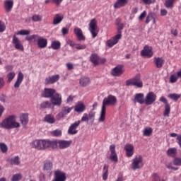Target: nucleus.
<instances>
[{
    "instance_id": "f257e3e1",
    "label": "nucleus",
    "mask_w": 181,
    "mask_h": 181,
    "mask_svg": "<svg viewBox=\"0 0 181 181\" xmlns=\"http://www.w3.org/2000/svg\"><path fill=\"white\" fill-rule=\"evenodd\" d=\"M32 147L39 151L45 149H57V139L35 140L32 143Z\"/></svg>"
},
{
    "instance_id": "f03ea898",
    "label": "nucleus",
    "mask_w": 181,
    "mask_h": 181,
    "mask_svg": "<svg viewBox=\"0 0 181 181\" xmlns=\"http://www.w3.org/2000/svg\"><path fill=\"white\" fill-rule=\"evenodd\" d=\"M2 128L4 129L21 128V123L16 121V116L12 115L2 120Z\"/></svg>"
},
{
    "instance_id": "7ed1b4c3",
    "label": "nucleus",
    "mask_w": 181,
    "mask_h": 181,
    "mask_svg": "<svg viewBox=\"0 0 181 181\" xmlns=\"http://www.w3.org/2000/svg\"><path fill=\"white\" fill-rule=\"evenodd\" d=\"M115 104H117V98L112 95H109L103 99L100 114H105L107 107L108 105H115Z\"/></svg>"
},
{
    "instance_id": "20e7f679",
    "label": "nucleus",
    "mask_w": 181,
    "mask_h": 181,
    "mask_svg": "<svg viewBox=\"0 0 181 181\" xmlns=\"http://www.w3.org/2000/svg\"><path fill=\"white\" fill-rule=\"evenodd\" d=\"M126 86H134L138 88H142L144 87V83L141 81V76L137 75L134 78L126 81Z\"/></svg>"
},
{
    "instance_id": "39448f33",
    "label": "nucleus",
    "mask_w": 181,
    "mask_h": 181,
    "mask_svg": "<svg viewBox=\"0 0 181 181\" xmlns=\"http://www.w3.org/2000/svg\"><path fill=\"white\" fill-rule=\"evenodd\" d=\"M142 168H144V158H142V156H136L132 159V169L136 170L142 169Z\"/></svg>"
},
{
    "instance_id": "423d86ee",
    "label": "nucleus",
    "mask_w": 181,
    "mask_h": 181,
    "mask_svg": "<svg viewBox=\"0 0 181 181\" xmlns=\"http://www.w3.org/2000/svg\"><path fill=\"white\" fill-rule=\"evenodd\" d=\"M97 20L93 18L90 21L89 23V32H90L92 35L93 39H95L97 37V35H98V32H97Z\"/></svg>"
},
{
    "instance_id": "0eeeda50",
    "label": "nucleus",
    "mask_w": 181,
    "mask_h": 181,
    "mask_svg": "<svg viewBox=\"0 0 181 181\" xmlns=\"http://www.w3.org/2000/svg\"><path fill=\"white\" fill-rule=\"evenodd\" d=\"M141 56L142 57H147L151 59L153 56V51L151 46L146 45L144 46L143 50L141 51Z\"/></svg>"
},
{
    "instance_id": "6e6552de",
    "label": "nucleus",
    "mask_w": 181,
    "mask_h": 181,
    "mask_svg": "<svg viewBox=\"0 0 181 181\" xmlns=\"http://www.w3.org/2000/svg\"><path fill=\"white\" fill-rule=\"evenodd\" d=\"M155 101H156V94L153 92L147 93L144 98V104H146V105H152Z\"/></svg>"
},
{
    "instance_id": "1a4fd4ad",
    "label": "nucleus",
    "mask_w": 181,
    "mask_h": 181,
    "mask_svg": "<svg viewBox=\"0 0 181 181\" xmlns=\"http://www.w3.org/2000/svg\"><path fill=\"white\" fill-rule=\"evenodd\" d=\"M81 123V121L78 120L74 123L71 124L68 129L69 135H76V134H78V130H77V128L80 127Z\"/></svg>"
},
{
    "instance_id": "9d476101",
    "label": "nucleus",
    "mask_w": 181,
    "mask_h": 181,
    "mask_svg": "<svg viewBox=\"0 0 181 181\" xmlns=\"http://www.w3.org/2000/svg\"><path fill=\"white\" fill-rule=\"evenodd\" d=\"M51 104L52 105H62V95L55 92L54 95L50 98Z\"/></svg>"
},
{
    "instance_id": "9b49d317",
    "label": "nucleus",
    "mask_w": 181,
    "mask_h": 181,
    "mask_svg": "<svg viewBox=\"0 0 181 181\" xmlns=\"http://www.w3.org/2000/svg\"><path fill=\"white\" fill-rule=\"evenodd\" d=\"M37 45L39 49H45L47 47V39L43 37L42 36L38 35L37 37Z\"/></svg>"
},
{
    "instance_id": "f8f14e48",
    "label": "nucleus",
    "mask_w": 181,
    "mask_h": 181,
    "mask_svg": "<svg viewBox=\"0 0 181 181\" xmlns=\"http://www.w3.org/2000/svg\"><path fill=\"white\" fill-rule=\"evenodd\" d=\"M56 93V90L53 88H45L42 93V97L45 98H52Z\"/></svg>"
},
{
    "instance_id": "ddd939ff",
    "label": "nucleus",
    "mask_w": 181,
    "mask_h": 181,
    "mask_svg": "<svg viewBox=\"0 0 181 181\" xmlns=\"http://www.w3.org/2000/svg\"><path fill=\"white\" fill-rule=\"evenodd\" d=\"M60 80V75H53L48 76L45 78V84H54V83H57Z\"/></svg>"
},
{
    "instance_id": "4468645a",
    "label": "nucleus",
    "mask_w": 181,
    "mask_h": 181,
    "mask_svg": "<svg viewBox=\"0 0 181 181\" xmlns=\"http://www.w3.org/2000/svg\"><path fill=\"white\" fill-rule=\"evenodd\" d=\"M110 160L113 162H118V156L117 155V151H115V145L112 144L110 146Z\"/></svg>"
},
{
    "instance_id": "2eb2a0df",
    "label": "nucleus",
    "mask_w": 181,
    "mask_h": 181,
    "mask_svg": "<svg viewBox=\"0 0 181 181\" xmlns=\"http://www.w3.org/2000/svg\"><path fill=\"white\" fill-rule=\"evenodd\" d=\"M54 180L56 181H66V173L60 170L54 172Z\"/></svg>"
},
{
    "instance_id": "dca6fc26",
    "label": "nucleus",
    "mask_w": 181,
    "mask_h": 181,
    "mask_svg": "<svg viewBox=\"0 0 181 181\" xmlns=\"http://www.w3.org/2000/svg\"><path fill=\"white\" fill-rule=\"evenodd\" d=\"M12 43L13 45H14V47L17 50H24L23 45L21 43V40H19V38L17 37L16 35H13Z\"/></svg>"
},
{
    "instance_id": "f3484780",
    "label": "nucleus",
    "mask_w": 181,
    "mask_h": 181,
    "mask_svg": "<svg viewBox=\"0 0 181 181\" xmlns=\"http://www.w3.org/2000/svg\"><path fill=\"white\" fill-rule=\"evenodd\" d=\"M71 144V141L57 140V148L59 149H66V148H69Z\"/></svg>"
},
{
    "instance_id": "a211bd4d",
    "label": "nucleus",
    "mask_w": 181,
    "mask_h": 181,
    "mask_svg": "<svg viewBox=\"0 0 181 181\" xmlns=\"http://www.w3.org/2000/svg\"><path fill=\"white\" fill-rule=\"evenodd\" d=\"M135 148L134 147V145L127 144L124 146V151H126V156L127 158H132V156H134V151Z\"/></svg>"
},
{
    "instance_id": "6ab92c4d",
    "label": "nucleus",
    "mask_w": 181,
    "mask_h": 181,
    "mask_svg": "<svg viewBox=\"0 0 181 181\" xmlns=\"http://www.w3.org/2000/svg\"><path fill=\"white\" fill-rule=\"evenodd\" d=\"M74 32L75 35H76V37L78 40L84 42L86 40V37L83 35V30H81V28H75L74 29Z\"/></svg>"
},
{
    "instance_id": "aec40b11",
    "label": "nucleus",
    "mask_w": 181,
    "mask_h": 181,
    "mask_svg": "<svg viewBox=\"0 0 181 181\" xmlns=\"http://www.w3.org/2000/svg\"><path fill=\"white\" fill-rule=\"evenodd\" d=\"M119 39H121V35H116L112 40H107V45L108 47H112V46H115V45L118 43Z\"/></svg>"
},
{
    "instance_id": "412c9836",
    "label": "nucleus",
    "mask_w": 181,
    "mask_h": 181,
    "mask_svg": "<svg viewBox=\"0 0 181 181\" xmlns=\"http://www.w3.org/2000/svg\"><path fill=\"white\" fill-rule=\"evenodd\" d=\"M153 63L157 69H162L165 64V59L162 57H154Z\"/></svg>"
},
{
    "instance_id": "4be33fe9",
    "label": "nucleus",
    "mask_w": 181,
    "mask_h": 181,
    "mask_svg": "<svg viewBox=\"0 0 181 181\" xmlns=\"http://www.w3.org/2000/svg\"><path fill=\"white\" fill-rule=\"evenodd\" d=\"M134 103L139 104H145V96L144 93H137L134 96Z\"/></svg>"
},
{
    "instance_id": "5701e85b",
    "label": "nucleus",
    "mask_w": 181,
    "mask_h": 181,
    "mask_svg": "<svg viewBox=\"0 0 181 181\" xmlns=\"http://www.w3.org/2000/svg\"><path fill=\"white\" fill-rule=\"evenodd\" d=\"M13 8V0H6L4 1V9L6 12L9 13V12H11Z\"/></svg>"
},
{
    "instance_id": "b1692460",
    "label": "nucleus",
    "mask_w": 181,
    "mask_h": 181,
    "mask_svg": "<svg viewBox=\"0 0 181 181\" xmlns=\"http://www.w3.org/2000/svg\"><path fill=\"white\" fill-rule=\"evenodd\" d=\"M20 122L23 128H26V125L29 124V116L28 114H23L20 116Z\"/></svg>"
},
{
    "instance_id": "393cba45",
    "label": "nucleus",
    "mask_w": 181,
    "mask_h": 181,
    "mask_svg": "<svg viewBox=\"0 0 181 181\" xmlns=\"http://www.w3.org/2000/svg\"><path fill=\"white\" fill-rule=\"evenodd\" d=\"M123 73L124 70L122 69V66L121 65L117 66L112 70V75L117 77L121 76V74H122Z\"/></svg>"
},
{
    "instance_id": "a878e982",
    "label": "nucleus",
    "mask_w": 181,
    "mask_h": 181,
    "mask_svg": "<svg viewBox=\"0 0 181 181\" xmlns=\"http://www.w3.org/2000/svg\"><path fill=\"white\" fill-rule=\"evenodd\" d=\"M86 110V105L83 103V102H78L75 107H74V111L76 112H83Z\"/></svg>"
},
{
    "instance_id": "bb28decb",
    "label": "nucleus",
    "mask_w": 181,
    "mask_h": 181,
    "mask_svg": "<svg viewBox=\"0 0 181 181\" xmlns=\"http://www.w3.org/2000/svg\"><path fill=\"white\" fill-rule=\"evenodd\" d=\"M23 73L19 72L17 76V80L14 83V88H19V87H21V84H22V82L23 81Z\"/></svg>"
},
{
    "instance_id": "cd10ccee",
    "label": "nucleus",
    "mask_w": 181,
    "mask_h": 181,
    "mask_svg": "<svg viewBox=\"0 0 181 181\" xmlns=\"http://www.w3.org/2000/svg\"><path fill=\"white\" fill-rule=\"evenodd\" d=\"M53 169V163L50 160L44 161L43 170L46 172H50Z\"/></svg>"
},
{
    "instance_id": "c85d7f7f",
    "label": "nucleus",
    "mask_w": 181,
    "mask_h": 181,
    "mask_svg": "<svg viewBox=\"0 0 181 181\" xmlns=\"http://www.w3.org/2000/svg\"><path fill=\"white\" fill-rule=\"evenodd\" d=\"M90 60L94 66H98L100 64V56L97 54H92L90 57Z\"/></svg>"
},
{
    "instance_id": "c756f323",
    "label": "nucleus",
    "mask_w": 181,
    "mask_h": 181,
    "mask_svg": "<svg viewBox=\"0 0 181 181\" xmlns=\"http://www.w3.org/2000/svg\"><path fill=\"white\" fill-rule=\"evenodd\" d=\"M128 4L127 0H117V1L114 4L115 9H119V8H122V6H125Z\"/></svg>"
},
{
    "instance_id": "7c9ffc66",
    "label": "nucleus",
    "mask_w": 181,
    "mask_h": 181,
    "mask_svg": "<svg viewBox=\"0 0 181 181\" xmlns=\"http://www.w3.org/2000/svg\"><path fill=\"white\" fill-rule=\"evenodd\" d=\"M79 83L82 87H87L88 84H90L91 81H90V78L83 76L80 78Z\"/></svg>"
},
{
    "instance_id": "2f4dec72",
    "label": "nucleus",
    "mask_w": 181,
    "mask_h": 181,
    "mask_svg": "<svg viewBox=\"0 0 181 181\" xmlns=\"http://www.w3.org/2000/svg\"><path fill=\"white\" fill-rule=\"evenodd\" d=\"M7 162H8L10 165H20L21 163V160H19V156H15V157L8 158L7 160Z\"/></svg>"
},
{
    "instance_id": "473e14b6",
    "label": "nucleus",
    "mask_w": 181,
    "mask_h": 181,
    "mask_svg": "<svg viewBox=\"0 0 181 181\" xmlns=\"http://www.w3.org/2000/svg\"><path fill=\"white\" fill-rule=\"evenodd\" d=\"M44 122H47V124H54L56 122V119L52 115H47L44 118Z\"/></svg>"
},
{
    "instance_id": "72a5a7b5",
    "label": "nucleus",
    "mask_w": 181,
    "mask_h": 181,
    "mask_svg": "<svg viewBox=\"0 0 181 181\" xmlns=\"http://www.w3.org/2000/svg\"><path fill=\"white\" fill-rule=\"evenodd\" d=\"M63 19H64V16H63V15L56 14L53 19V25H59V23H62Z\"/></svg>"
},
{
    "instance_id": "f704fd0d",
    "label": "nucleus",
    "mask_w": 181,
    "mask_h": 181,
    "mask_svg": "<svg viewBox=\"0 0 181 181\" xmlns=\"http://www.w3.org/2000/svg\"><path fill=\"white\" fill-rule=\"evenodd\" d=\"M90 119L92 121V122H94V114L84 115L81 118V121L86 122H88Z\"/></svg>"
},
{
    "instance_id": "c9c22d12",
    "label": "nucleus",
    "mask_w": 181,
    "mask_h": 181,
    "mask_svg": "<svg viewBox=\"0 0 181 181\" xmlns=\"http://www.w3.org/2000/svg\"><path fill=\"white\" fill-rule=\"evenodd\" d=\"M62 47V43H60V41H53L51 43V48L54 50H59L60 47Z\"/></svg>"
},
{
    "instance_id": "e433bc0d",
    "label": "nucleus",
    "mask_w": 181,
    "mask_h": 181,
    "mask_svg": "<svg viewBox=\"0 0 181 181\" xmlns=\"http://www.w3.org/2000/svg\"><path fill=\"white\" fill-rule=\"evenodd\" d=\"M108 165L105 164L103 166V180H107L108 179Z\"/></svg>"
},
{
    "instance_id": "4c0bfd02",
    "label": "nucleus",
    "mask_w": 181,
    "mask_h": 181,
    "mask_svg": "<svg viewBox=\"0 0 181 181\" xmlns=\"http://www.w3.org/2000/svg\"><path fill=\"white\" fill-rule=\"evenodd\" d=\"M155 16H156V14H155V13L150 12L146 18L145 23H149V22H151L152 19H155Z\"/></svg>"
},
{
    "instance_id": "58836bf2",
    "label": "nucleus",
    "mask_w": 181,
    "mask_h": 181,
    "mask_svg": "<svg viewBox=\"0 0 181 181\" xmlns=\"http://www.w3.org/2000/svg\"><path fill=\"white\" fill-rule=\"evenodd\" d=\"M175 1L176 0H165L164 4L165 8L172 9L173 8V5L175 4Z\"/></svg>"
},
{
    "instance_id": "ea45409f",
    "label": "nucleus",
    "mask_w": 181,
    "mask_h": 181,
    "mask_svg": "<svg viewBox=\"0 0 181 181\" xmlns=\"http://www.w3.org/2000/svg\"><path fill=\"white\" fill-rule=\"evenodd\" d=\"M168 98H170V100H173V101H177L179 98H180L181 95L177 93H170L168 95Z\"/></svg>"
},
{
    "instance_id": "a19ab883",
    "label": "nucleus",
    "mask_w": 181,
    "mask_h": 181,
    "mask_svg": "<svg viewBox=\"0 0 181 181\" xmlns=\"http://www.w3.org/2000/svg\"><path fill=\"white\" fill-rule=\"evenodd\" d=\"M176 152H177L176 148H170L168 149L167 155L168 156H175L176 155Z\"/></svg>"
},
{
    "instance_id": "79ce46f5",
    "label": "nucleus",
    "mask_w": 181,
    "mask_h": 181,
    "mask_svg": "<svg viewBox=\"0 0 181 181\" xmlns=\"http://www.w3.org/2000/svg\"><path fill=\"white\" fill-rule=\"evenodd\" d=\"M117 35H120V38L122 37V29H124V24L122 23H117Z\"/></svg>"
},
{
    "instance_id": "37998d69",
    "label": "nucleus",
    "mask_w": 181,
    "mask_h": 181,
    "mask_svg": "<svg viewBox=\"0 0 181 181\" xmlns=\"http://www.w3.org/2000/svg\"><path fill=\"white\" fill-rule=\"evenodd\" d=\"M152 128L148 127V128H146L144 131L143 135L144 136H151V135H152Z\"/></svg>"
},
{
    "instance_id": "c03bdc74",
    "label": "nucleus",
    "mask_w": 181,
    "mask_h": 181,
    "mask_svg": "<svg viewBox=\"0 0 181 181\" xmlns=\"http://www.w3.org/2000/svg\"><path fill=\"white\" fill-rule=\"evenodd\" d=\"M40 107L41 108H52V103L49 101L42 102Z\"/></svg>"
},
{
    "instance_id": "a18cd8bd",
    "label": "nucleus",
    "mask_w": 181,
    "mask_h": 181,
    "mask_svg": "<svg viewBox=\"0 0 181 181\" xmlns=\"http://www.w3.org/2000/svg\"><path fill=\"white\" fill-rule=\"evenodd\" d=\"M0 150L3 153H6L8 152V146L4 143H0Z\"/></svg>"
},
{
    "instance_id": "49530a36",
    "label": "nucleus",
    "mask_w": 181,
    "mask_h": 181,
    "mask_svg": "<svg viewBox=\"0 0 181 181\" xmlns=\"http://www.w3.org/2000/svg\"><path fill=\"white\" fill-rule=\"evenodd\" d=\"M22 179V174L18 173V174H15L13 175L11 177V181H19Z\"/></svg>"
},
{
    "instance_id": "de8ad7c7",
    "label": "nucleus",
    "mask_w": 181,
    "mask_h": 181,
    "mask_svg": "<svg viewBox=\"0 0 181 181\" xmlns=\"http://www.w3.org/2000/svg\"><path fill=\"white\" fill-rule=\"evenodd\" d=\"M37 36L38 35H33L27 36L25 37V40H27L28 42H32V40H34V42H36L37 39Z\"/></svg>"
},
{
    "instance_id": "09e8293b",
    "label": "nucleus",
    "mask_w": 181,
    "mask_h": 181,
    "mask_svg": "<svg viewBox=\"0 0 181 181\" xmlns=\"http://www.w3.org/2000/svg\"><path fill=\"white\" fill-rule=\"evenodd\" d=\"M17 35H21V36H25L28 35H30V30H21L17 33Z\"/></svg>"
},
{
    "instance_id": "8fccbe9b",
    "label": "nucleus",
    "mask_w": 181,
    "mask_h": 181,
    "mask_svg": "<svg viewBox=\"0 0 181 181\" xmlns=\"http://www.w3.org/2000/svg\"><path fill=\"white\" fill-rule=\"evenodd\" d=\"M16 74L15 72H10L7 74V78H8V82L11 83L13 78H15Z\"/></svg>"
},
{
    "instance_id": "3c124183",
    "label": "nucleus",
    "mask_w": 181,
    "mask_h": 181,
    "mask_svg": "<svg viewBox=\"0 0 181 181\" xmlns=\"http://www.w3.org/2000/svg\"><path fill=\"white\" fill-rule=\"evenodd\" d=\"M32 20L33 21V22H40L42 21V16L35 14L33 16Z\"/></svg>"
},
{
    "instance_id": "603ef678",
    "label": "nucleus",
    "mask_w": 181,
    "mask_h": 181,
    "mask_svg": "<svg viewBox=\"0 0 181 181\" xmlns=\"http://www.w3.org/2000/svg\"><path fill=\"white\" fill-rule=\"evenodd\" d=\"M52 136H62V130L56 129L51 132Z\"/></svg>"
},
{
    "instance_id": "864d4df0",
    "label": "nucleus",
    "mask_w": 181,
    "mask_h": 181,
    "mask_svg": "<svg viewBox=\"0 0 181 181\" xmlns=\"http://www.w3.org/2000/svg\"><path fill=\"white\" fill-rule=\"evenodd\" d=\"M72 110H73V107H69L66 106L62 107V112H64V114H70Z\"/></svg>"
},
{
    "instance_id": "5fc2aeb1",
    "label": "nucleus",
    "mask_w": 181,
    "mask_h": 181,
    "mask_svg": "<svg viewBox=\"0 0 181 181\" xmlns=\"http://www.w3.org/2000/svg\"><path fill=\"white\" fill-rule=\"evenodd\" d=\"M173 164L175 166H181V158H174Z\"/></svg>"
},
{
    "instance_id": "6e6d98bb",
    "label": "nucleus",
    "mask_w": 181,
    "mask_h": 181,
    "mask_svg": "<svg viewBox=\"0 0 181 181\" xmlns=\"http://www.w3.org/2000/svg\"><path fill=\"white\" fill-rule=\"evenodd\" d=\"M75 48L77 49V50H84V49H86V45H81V44H76L75 45Z\"/></svg>"
},
{
    "instance_id": "4d7b16f0",
    "label": "nucleus",
    "mask_w": 181,
    "mask_h": 181,
    "mask_svg": "<svg viewBox=\"0 0 181 181\" xmlns=\"http://www.w3.org/2000/svg\"><path fill=\"white\" fill-rule=\"evenodd\" d=\"M5 29H6V25H5V23L0 21V33L5 32Z\"/></svg>"
},
{
    "instance_id": "13d9d810",
    "label": "nucleus",
    "mask_w": 181,
    "mask_h": 181,
    "mask_svg": "<svg viewBox=\"0 0 181 181\" xmlns=\"http://www.w3.org/2000/svg\"><path fill=\"white\" fill-rule=\"evenodd\" d=\"M179 76L177 75H172L170 78V83H176Z\"/></svg>"
},
{
    "instance_id": "bf43d9fd",
    "label": "nucleus",
    "mask_w": 181,
    "mask_h": 181,
    "mask_svg": "<svg viewBox=\"0 0 181 181\" xmlns=\"http://www.w3.org/2000/svg\"><path fill=\"white\" fill-rule=\"evenodd\" d=\"M152 179L153 181H160V177H159V175L158 173H153L152 174Z\"/></svg>"
},
{
    "instance_id": "052dcab7",
    "label": "nucleus",
    "mask_w": 181,
    "mask_h": 181,
    "mask_svg": "<svg viewBox=\"0 0 181 181\" xmlns=\"http://www.w3.org/2000/svg\"><path fill=\"white\" fill-rule=\"evenodd\" d=\"M146 17V11H144L139 16V21H143Z\"/></svg>"
},
{
    "instance_id": "680f3d73",
    "label": "nucleus",
    "mask_w": 181,
    "mask_h": 181,
    "mask_svg": "<svg viewBox=\"0 0 181 181\" xmlns=\"http://www.w3.org/2000/svg\"><path fill=\"white\" fill-rule=\"evenodd\" d=\"M169 112H170V105H169V103H168L165 106L164 114H169Z\"/></svg>"
},
{
    "instance_id": "e2e57ef3",
    "label": "nucleus",
    "mask_w": 181,
    "mask_h": 181,
    "mask_svg": "<svg viewBox=\"0 0 181 181\" xmlns=\"http://www.w3.org/2000/svg\"><path fill=\"white\" fill-rule=\"evenodd\" d=\"M4 86H5V80L4 79V78L0 77V90L1 88H4Z\"/></svg>"
},
{
    "instance_id": "0e129e2a",
    "label": "nucleus",
    "mask_w": 181,
    "mask_h": 181,
    "mask_svg": "<svg viewBox=\"0 0 181 181\" xmlns=\"http://www.w3.org/2000/svg\"><path fill=\"white\" fill-rule=\"evenodd\" d=\"M98 121L99 122H104V121H105V114H101Z\"/></svg>"
},
{
    "instance_id": "69168bd1",
    "label": "nucleus",
    "mask_w": 181,
    "mask_h": 181,
    "mask_svg": "<svg viewBox=\"0 0 181 181\" xmlns=\"http://www.w3.org/2000/svg\"><path fill=\"white\" fill-rule=\"evenodd\" d=\"M62 33L64 36L69 34V28H63L62 30Z\"/></svg>"
},
{
    "instance_id": "338daca9",
    "label": "nucleus",
    "mask_w": 181,
    "mask_h": 181,
    "mask_svg": "<svg viewBox=\"0 0 181 181\" xmlns=\"http://www.w3.org/2000/svg\"><path fill=\"white\" fill-rule=\"evenodd\" d=\"M66 67H67L68 70H73L74 69V66H73V64H71V63H67Z\"/></svg>"
},
{
    "instance_id": "774afa93",
    "label": "nucleus",
    "mask_w": 181,
    "mask_h": 181,
    "mask_svg": "<svg viewBox=\"0 0 181 181\" xmlns=\"http://www.w3.org/2000/svg\"><path fill=\"white\" fill-rule=\"evenodd\" d=\"M176 139L177 141L179 146H180L181 148V134L178 135Z\"/></svg>"
}]
</instances>
